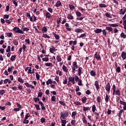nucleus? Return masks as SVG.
I'll return each instance as SVG.
<instances>
[{"label": "nucleus", "instance_id": "f257e3e1", "mask_svg": "<svg viewBox=\"0 0 126 126\" xmlns=\"http://www.w3.org/2000/svg\"><path fill=\"white\" fill-rule=\"evenodd\" d=\"M71 69H72V73L73 74H74L75 73V71H76V69H78V75L79 76H81V74L83 73V72L82 71V67H79V66L77 64V62H73V64L71 66Z\"/></svg>", "mask_w": 126, "mask_h": 126}, {"label": "nucleus", "instance_id": "f03ea898", "mask_svg": "<svg viewBox=\"0 0 126 126\" xmlns=\"http://www.w3.org/2000/svg\"><path fill=\"white\" fill-rule=\"evenodd\" d=\"M69 114H68V111L65 110L63 112H61L60 113V118L61 119H63V120H65L66 118H67L68 117Z\"/></svg>", "mask_w": 126, "mask_h": 126}, {"label": "nucleus", "instance_id": "7ed1b4c3", "mask_svg": "<svg viewBox=\"0 0 126 126\" xmlns=\"http://www.w3.org/2000/svg\"><path fill=\"white\" fill-rule=\"evenodd\" d=\"M13 31H14V33H19V34H24V32L19 28L18 27H15L13 29Z\"/></svg>", "mask_w": 126, "mask_h": 126}, {"label": "nucleus", "instance_id": "20e7f679", "mask_svg": "<svg viewBox=\"0 0 126 126\" xmlns=\"http://www.w3.org/2000/svg\"><path fill=\"white\" fill-rule=\"evenodd\" d=\"M71 83L72 84H75V81L74 79V77H68V82L67 83L68 86H70L71 85Z\"/></svg>", "mask_w": 126, "mask_h": 126}, {"label": "nucleus", "instance_id": "39448f33", "mask_svg": "<svg viewBox=\"0 0 126 126\" xmlns=\"http://www.w3.org/2000/svg\"><path fill=\"white\" fill-rule=\"evenodd\" d=\"M105 90L108 92V94L110 93V90H111V85H110V83H108L105 87Z\"/></svg>", "mask_w": 126, "mask_h": 126}, {"label": "nucleus", "instance_id": "423d86ee", "mask_svg": "<svg viewBox=\"0 0 126 126\" xmlns=\"http://www.w3.org/2000/svg\"><path fill=\"white\" fill-rule=\"evenodd\" d=\"M94 58H96L97 61H101V56L98 54V52H96L94 56Z\"/></svg>", "mask_w": 126, "mask_h": 126}, {"label": "nucleus", "instance_id": "0eeeda50", "mask_svg": "<svg viewBox=\"0 0 126 126\" xmlns=\"http://www.w3.org/2000/svg\"><path fill=\"white\" fill-rule=\"evenodd\" d=\"M57 51V49H56L55 47H54V46H51V48L49 49V52L51 53V54H54V52Z\"/></svg>", "mask_w": 126, "mask_h": 126}, {"label": "nucleus", "instance_id": "6e6552de", "mask_svg": "<svg viewBox=\"0 0 126 126\" xmlns=\"http://www.w3.org/2000/svg\"><path fill=\"white\" fill-rule=\"evenodd\" d=\"M120 104L121 105H123V109L125 111L126 110V102L123 101V100H120Z\"/></svg>", "mask_w": 126, "mask_h": 126}, {"label": "nucleus", "instance_id": "1a4fd4ad", "mask_svg": "<svg viewBox=\"0 0 126 126\" xmlns=\"http://www.w3.org/2000/svg\"><path fill=\"white\" fill-rule=\"evenodd\" d=\"M65 26L66 29V30H67V31H71V30H72V28L69 27V24L66 23Z\"/></svg>", "mask_w": 126, "mask_h": 126}, {"label": "nucleus", "instance_id": "9d476101", "mask_svg": "<svg viewBox=\"0 0 126 126\" xmlns=\"http://www.w3.org/2000/svg\"><path fill=\"white\" fill-rule=\"evenodd\" d=\"M56 73L57 75L59 74V76H63V71L60 69L56 70Z\"/></svg>", "mask_w": 126, "mask_h": 126}, {"label": "nucleus", "instance_id": "9b49d317", "mask_svg": "<svg viewBox=\"0 0 126 126\" xmlns=\"http://www.w3.org/2000/svg\"><path fill=\"white\" fill-rule=\"evenodd\" d=\"M73 45L74 46H75V45H76V44H77V40H74V41H72V40H70L69 42V45H70V46H71V45Z\"/></svg>", "mask_w": 126, "mask_h": 126}, {"label": "nucleus", "instance_id": "f8f14e48", "mask_svg": "<svg viewBox=\"0 0 126 126\" xmlns=\"http://www.w3.org/2000/svg\"><path fill=\"white\" fill-rule=\"evenodd\" d=\"M38 104H39V105H41V110H42L43 111H44V110H46V107H45L44 103H43L42 101H39Z\"/></svg>", "mask_w": 126, "mask_h": 126}, {"label": "nucleus", "instance_id": "ddd939ff", "mask_svg": "<svg viewBox=\"0 0 126 126\" xmlns=\"http://www.w3.org/2000/svg\"><path fill=\"white\" fill-rule=\"evenodd\" d=\"M55 6L56 7H60V6H63V5H62V2H61V1H57L56 3L55 4Z\"/></svg>", "mask_w": 126, "mask_h": 126}, {"label": "nucleus", "instance_id": "4468645a", "mask_svg": "<svg viewBox=\"0 0 126 126\" xmlns=\"http://www.w3.org/2000/svg\"><path fill=\"white\" fill-rule=\"evenodd\" d=\"M82 120L83 121V124H87V120H86V117H85V115H84V114L82 115Z\"/></svg>", "mask_w": 126, "mask_h": 126}, {"label": "nucleus", "instance_id": "2eb2a0df", "mask_svg": "<svg viewBox=\"0 0 126 126\" xmlns=\"http://www.w3.org/2000/svg\"><path fill=\"white\" fill-rule=\"evenodd\" d=\"M41 31L43 33H47V32H48V28H47V27L44 26L42 28Z\"/></svg>", "mask_w": 126, "mask_h": 126}, {"label": "nucleus", "instance_id": "dca6fc26", "mask_svg": "<svg viewBox=\"0 0 126 126\" xmlns=\"http://www.w3.org/2000/svg\"><path fill=\"white\" fill-rule=\"evenodd\" d=\"M62 69H63L64 72H65L66 73V72H68V69L67 68V67H66V66L65 65H63Z\"/></svg>", "mask_w": 126, "mask_h": 126}, {"label": "nucleus", "instance_id": "f3484780", "mask_svg": "<svg viewBox=\"0 0 126 126\" xmlns=\"http://www.w3.org/2000/svg\"><path fill=\"white\" fill-rule=\"evenodd\" d=\"M77 115V112L76 111H74L72 112L71 114V118L73 119V120H75V116Z\"/></svg>", "mask_w": 126, "mask_h": 126}, {"label": "nucleus", "instance_id": "a211bd4d", "mask_svg": "<svg viewBox=\"0 0 126 126\" xmlns=\"http://www.w3.org/2000/svg\"><path fill=\"white\" fill-rule=\"evenodd\" d=\"M121 57L123 59V60H126V52L123 51L121 54Z\"/></svg>", "mask_w": 126, "mask_h": 126}, {"label": "nucleus", "instance_id": "6ab92c4d", "mask_svg": "<svg viewBox=\"0 0 126 126\" xmlns=\"http://www.w3.org/2000/svg\"><path fill=\"white\" fill-rule=\"evenodd\" d=\"M67 19H70V20H73L74 19L73 16L71 15V14H68L67 16Z\"/></svg>", "mask_w": 126, "mask_h": 126}, {"label": "nucleus", "instance_id": "aec40b11", "mask_svg": "<svg viewBox=\"0 0 126 126\" xmlns=\"http://www.w3.org/2000/svg\"><path fill=\"white\" fill-rule=\"evenodd\" d=\"M3 83H4V84H6L7 83L10 84V83H11V81H10V80L9 79H5L3 80Z\"/></svg>", "mask_w": 126, "mask_h": 126}, {"label": "nucleus", "instance_id": "412c9836", "mask_svg": "<svg viewBox=\"0 0 126 126\" xmlns=\"http://www.w3.org/2000/svg\"><path fill=\"white\" fill-rule=\"evenodd\" d=\"M46 18H50L51 17V13L48 11H46L45 13Z\"/></svg>", "mask_w": 126, "mask_h": 126}, {"label": "nucleus", "instance_id": "4be33fe9", "mask_svg": "<svg viewBox=\"0 0 126 126\" xmlns=\"http://www.w3.org/2000/svg\"><path fill=\"white\" fill-rule=\"evenodd\" d=\"M94 85L96 87V90H99V89L100 87H99V83L97 81H95L94 82Z\"/></svg>", "mask_w": 126, "mask_h": 126}, {"label": "nucleus", "instance_id": "5701e85b", "mask_svg": "<svg viewBox=\"0 0 126 126\" xmlns=\"http://www.w3.org/2000/svg\"><path fill=\"white\" fill-rule=\"evenodd\" d=\"M94 32L96 33V34H99L102 32V29H97L94 31Z\"/></svg>", "mask_w": 126, "mask_h": 126}, {"label": "nucleus", "instance_id": "b1692460", "mask_svg": "<svg viewBox=\"0 0 126 126\" xmlns=\"http://www.w3.org/2000/svg\"><path fill=\"white\" fill-rule=\"evenodd\" d=\"M61 120L62 123V126H65V125L66 124V120H63L62 119H61Z\"/></svg>", "mask_w": 126, "mask_h": 126}, {"label": "nucleus", "instance_id": "393cba45", "mask_svg": "<svg viewBox=\"0 0 126 126\" xmlns=\"http://www.w3.org/2000/svg\"><path fill=\"white\" fill-rule=\"evenodd\" d=\"M83 111H84V112H86L87 111H90V108L89 107L83 106Z\"/></svg>", "mask_w": 126, "mask_h": 126}, {"label": "nucleus", "instance_id": "a878e982", "mask_svg": "<svg viewBox=\"0 0 126 126\" xmlns=\"http://www.w3.org/2000/svg\"><path fill=\"white\" fill-rule=\"evenodd\" d=\"M75 32H76V33H82V32H83V30L81 29H77L75 30Z\"/></svg>", "mask_w": 126, "mask_h": 126}, {"label": "nucleus", "instance_id": "bb28decb", "mask_svg": "<svg viewBox=\"0 0 126 126\" xmlns=\"http://www.w3.org/2000/svg\"><path fill=\"white\" fill-rule=\"evenodd\" d=\"M90 74L92 76H95V75H96V72L94 70H92L90 71Z\"/></svg>", "mask_w": 126, "mask_h": 126}, {"label": "nucleus", "instance_id": "cd10ccee", "mask_svg": "<svg viewBox=\"0 0 126 126\" xmlns=\"http://www.w3.org/2000/svg\"><path fill=\"white\" fill-rule=\"evenodd\" d=\"M22 29H23V32H24V31H26V32H27L29 31V30H30V29H29V28H28L27 27L24 28V25H22Z\"/></svg>", "mask_w": 126, "mask_h": 126}, {"label": "nucleus", "instance_id": "c85d7f7f", "mask_svg": "<svg viewBox=\"0 0 126 126\" xmlns=\"http://www.w3.org/2000/svg\"><path fill=\"white\" fill-rule=\"evenodd\" d=\"M123 112H124V109H121L119 111L118 113V117H119V119L122 118V114H123Z\"/></svg>", "mask_w": 126, "mask_h": 126}, {"label": "nucleus", "instance_id": "c756f323", "mask_svg": "<svg viewBox=\"0 0 126 126\" xmlns=\"http://www.w3.org/2000/svg\"><path fill=\"white\" fill-rule=\"evenodd\" d=\"M56 59L57 60V62H58V63H61V62H62V58H61V56H60V55L57 56Z\"/></svg>", "mask_w": 126, "mask_h": 126}, {"label": "nucleus", "instance_id": "7c9ffc66", "mask_svg": "<svg viewBox=\"0 0 126 126\" xmlns=\"http://www.w3.org/2000/svg\"><path fill=\"white\" fill-rule=\"evenodd\" d=\"M17 80L18 82H20V83H24V80H23L21 77H18Z\"/></svg>", "mask_w": 126, "mask_h": 126}, {"label": "nucleus", "instance_id": "2f4dec72", "mask_svg": "<svg viewBox=\"0 0 126 126\" xmlns=\"http://www.w3.org/2000/svg\"><path fill=\"white\" fill-rule=\"evenodd\" d=\"M115 95H117V96H121V91H120V90H117L115 92Z\"/></svg>", "mask_w": 126, "mask_h": 126}, {"label": "nucleus", "instance_id": "473e14b6", "mask_svg": "<svg viewBox=\"0 0 126 126\" xmlns=\"http://www.w3.org/2000/svg\"><path fill=\"white\" fill-rule=\"evenodd\" d=\"M109 100H110V96H109L108 94H106L105 98V101L106 103H108V102H109Z\"/></svg>", "mask_w": 126, "mask_h": 126}, {"label": "nucleus", "instance_id": "72a5a7b5", "mask_svg": "<svg viewBox=\"0 0 126 126\" xmlns=\"http://www.w3.org/2000/svg\"><path fill=\"white\" fill-rule=\"evenodd\" d=\"M87 101V98L86 96H84L82 98V102L83 103L85 104Z\"/></svg>", "mask_w": 126, "mask_h": 126}, {"label": "nucleus", "instance_id": "f704fd0d", "mask_svg": "<svg viewBox=\"0 0 126 126\" xmlns=\"http://www.w3.org/2000/svg\"><path fill=\"white\" fill-rule=\"evenodd\" d=\"M53 83V81H52V79H49L47 81H46V85H49L50 84L51 85Z\"/></svg>", "mask_w": 126, "mask_h": 126}, {"label": "nucleus", "instance_id": "c9c22d12", "mask_svg": "<svg viewBox=\"0 0 126 126\" xmlns=\"http://www.w3.org/2000/svg\"><path fill=\"white\" fill-rule=\"evenodd\" d=\"M45 65L46 66H50L51 67H53V66H54V64H53V63H45Z\"/></svg>", "mask_w": 126, "mask_h": 126}, {"label": "nucleus", "instance_id": "e433bc0d", "mask_svg": "<svg viewBox=\"0 0 126 126\" xmlns=\"http://www.w3.org/2000/svg\"><path fill=\"white\" fill-rule=\"evenodd\" d=\"M53 35L56 39V40H60V35L57 34V33H53Z\"/></svg>", "mask_w": 126, "mask_h": 126}, {"label": "nucleus", "instance_id": "4c0bfd02", "mask_svg": "<svg viewBox=\"0 0 126 126\" xmlns=\"http://www.w3.org/2000/svg\"><path fill=\"white\" fill-rule=\"evenodd\" d=\"M16 59V55H12L10 58L11 62H14Z\"/></svg>", "mask_w": 126, "mask_h": 126}, {"label": "nucleus", "instance_id": "58836bf2", "mask_svg": "<svg viewBox=\"0 0 126 126\" xmlns=\"http://www.w3.org/2000/svg\"><path fill=\"white\" fill-rule=\"evenodd\" d=\"M13 68H14V66H11V67H9L7 69L8 72H11Z\"/></svg>", "mask_w": 126, "mask_h": 126}, {"label": "nucleus", "instance_id": "ea45409f", "mask_svg": "<svg viewBox=\"0 0 126 126\" xmlns=\"http://www.w3.org/2000/svg\"><path fill=\"white\" fill-rule=\"evenodd\" d=\"M77 83L79 86H82V85H83V84H82V80H81V79H80L78 80V81L77 82Z\"/></svg>", "mask_w": 126, "mask_h": 126}, {"label": "nucleus", "instance_id": "a19ab883", "mask_svg": "<svg viewBox=\"0 0 126 126\" xmlns=\"http://www.w3.org/2000/svg\"><path fill=\"white\" fill-rule=\"evenodd\" d=\"M71 124L72 126H76V121H75V120H72L71 121Z\"/></svg>", "mask_w": 126, "mask_h": 126}, {"label": "nucleus", "instance_id": "79ce46f5", "mask_svg": "<svg viewBox=\"0 0 126 126\" xmlns=\"http://www.w3.org/2000/svg\"><path fill=\"white\" fill-rule=\"evenodd\" d=\"M109 26H111V27H118L119 26V24H110L109 25Z\"/></svg>", "mask_w": 126, "mask_h": 126}, {"label": "nucleus", "instance_id": "37998d69", "mask_svg": "<svg viewBox=\"0 0 126 126\" xmlns=\"http://www.w3.org/2000/svg\"><path fill=\"white\" fill-rule=\"evenodd\" d=\"M106 30H107V31H109V32H112V31H113V28L110 27H106Z\"/></svg>", "mask_w": 126, "mask_h": 126}, {"label": "nucleus", "instance_id": "c03bdc74", "mask_svg": "<svg viewBox=\"0 0 126 126\" xmlns=\"http://www.w3.org/2000/svg\"><path fill=\"white\" fill-rule=\"evenodd\" d=\"M13 4H15V6H18V4L17 3V0H11Z\"/></svg>", "mask_w": 126, "mask_h": 126}, {"label": "nucleus", "instance_id": "a18cd8bd", "mask_svg": "<svg viewBox=\"0 0 126 126\" xmlns=\"http://www.w3.org/2000/svg\"><path fill=\"white\" fill-rule=\"evenodd\" d=\"M95 115V119L96 120H99V118H100V114H99V113L97 112H95L94 113Z\"/></svg>", "mask_w": 126, "mask_h": 126}, {"label": "nucleus", "instance_id": "49530a36", "mask_svg": "<svg viewBox=\"0 0 126 126\" xmlns=\"http://www.w3.org/2000/svg\"><path fill=\"white\" fill-rule=\"evenodd\" d=\"M74 77V79H75V82H77L80 79V78H79V77H78V76L75 75Z\"/></svg>", "mask_w": 126, "mask_h": 126}, {"label": "nucleus", "instance_id": "de8ad7c7", "mask_svg": "<svg viewBox=\"0 0 126 126\" xmlns=\"http://www.w3.org/2000/svg\"><path fill=\"white\" fill-rule=\"evenodd\" d=\"M6 35L9 38H10V37H12V35H13V34L12 33V32H6Z\"/></svg>", "mask_w": 126, "mask_h": 126}, {"label": "nucleus", "instance_id": "09e8293b", "mask_svg": "<svg viewBox=\"0 0 126 126\" xmlns=\"http://www.w3.org/2000/svg\"><path fill=\"white\" fill-rule=\"evenodd\" d=\"M37 97L38 98H41V97H42V96H43V93L40 92V91H39L38 94H37Z\"/></svg>", "mask_w": 126, "mask_h": 126}, {"label": "nucleus", "instance_id": "8fccbe9b", "mask_svg": "<svg viewBox=\"0 0 126 126\" xmlns=\"http://www.w3.org/2000/svg\"><path fill=\"white\" fill-rule=\"evenodd\" d=\"M33 101L37 103V102H40V99L39 97H33Z\"/></svg>", "mask_w": 126, "mask_h": 126}, {"label": "nucleus", "instance_id": "3c124183", "mask_svg": "<svg viewBox=\"0 0 126 126\" xmlns=\"http://www.w3.org/2000/svg\"><path fill=\"white\" fill-rule=\"evenodd\" d=\"M51 101L52 102H57V98L55 96L53 95L52 96Z\"/></svg>", "mask_w": 126, "mask_h": 126}, {"label": "nucleus", "instance_id": "603ef678", "mask_svg": "<svg viewBox=\"0 0 126 126\" xmlns=\"http://www.w3.org/2000/svg\"><path fill=\"white\" fill-rule=\"evenodd\" d=\"M42 37L43 38H47L48 39H50V38H51V37H50V36L48 35V34H43Z\"/></svg>", "mask_w": 126, "mask_h": 126}, {"label": "nucleus", "instance_id": "864d4df0", "mask_svg": "<svg viewBox=\"0 0 126 126\" xmlns=\"http://www.w3.org/2000/svg\"><path fill=\"white\" fill-rule=\"evenodd\" d=\"M18 89L20 91H22V90H23V86H22L21 85H19L18 86Z\"/></svg>", "mask_w": 126, "mask_h": 126}, {"label": "nucleus", "instance_id": "5fc2aeb1", "mask_svg": "<svg viewBox=\"0 0 126 126\" xmlns=\"http://www.w3.org/2000/svg\"><path fill=\"white\" fill-rule=\"evenodd\" d=\"M69 7L70 10H72V11L75 8V7H74V6L73 5L70 4L69 5Z\"/></svg>", "mask_w": 126, "mask_h": 126}, {"label": "nucleus", "instance_id": "6e6d98bb", "mask_svg": "<svg viewBox=\"0 0 126 126\" xmlns=\"http://www.w3.org/2000/svg\"><path fill=\"white\" fill-rule=\"evenodd\" d=\"M121 38H123V39H126V35L124 32H122L120 34Z\"/></svg>", "mask_w": 126, "mask_h": 126}, {"label": "nucleus", "instance_id": "4d7b16f0", "mask_svg": "<svg viewBox=\"0 0 126 126\" xmlns=\"http://www.w3.org/2000/svg\"><path fill=\"white\" fill-rule=\"evenodd\" d=\"M99 7L103 8V7H107V5L105 4L100 3L99 4Z\"/></svg>", "mask_w": 126, "mask_h": 126}, {"label": "nucleus", "instance_id": "13d9d810", "mask_svg": "<svg viewBox=\"0 0 126 126\" xmlns=\"http://www.w3.org/2000/svg\"><path fill=\"white\" fill-rule=\"evenodd\" d=\"M96 100H97V103H98V104H100V102H101V101H102V99H101L100 96H98L96 97Z\"/></svg>", "mask_w": 126, "mask_h": 126}, {"label": "nucleus", "instance_id": "bf43d9fd", "mask_svg": "<svg viewBox=\"0 0 126 126\" xmlns=\"http://www.w3.org/2000/svg\"><path fill=\"white\" fill-rule=\"evenodd\" d=\"M112 90H113V95H115V92L116 90V86L115 85H113V87H112Z\"/></svg>", "mask_w": 126, "mask_h": 126}, {"label": "nucleus", "instance_id": "052dcab7", "mask_svg": "<svg viewBox=\"0 0 126 126\" xmlns=\"http://www.w3.org/2000/svg\"><path fill=\"white\" fill-rule=\"evenodd\" d=\"M76 14L77 17H80V16H81V13H80V12H79L78 11H76Z\"/></svg>", "mask_w": 126, "mask_h": 126}, {"label": "nucleus", "instance_id": "680f3d73", "mask_svg": "<svg viewBox=\"0 0 126 126\" xmlns=\"http://www.w3.org/2000/svg\"><path fill=\"white\" fill-rule=\"evenodd\" d=\"M95 111H96V106H95V105H93L92 106V112L93 113H95Z\"/></svg>", "mask_w": 126, "mask_h": 126}, {"label": "nucleus", "instance_id": "e2e57ef3", "mask_svg": "<svg viewBox=\"0 0 126 126\" xmlns=\"http://www.w3.org/2000/svg\"><path fill=\"white\" fill-rule=\"evenodd\" d=\"M34 106L35 107L36 110H37L38 111H40V110H41V109L40 108V105H39L38 104H34Z\"/></svg>", "mask_w": 126, "mask_h": 126}, {"label": "nucleus", "instance_id": "0e129e2a", "mask_svg": "<svg viewBox=\"0 0 126 126\" xmlns=\"http://www.w3.org/2000/svg\"><path fill=\"white\" fill-rule=\"evenodd\" d=\"M13 43L15 46H17V45H18V41L16 39H14Z\"/></svg>", "mask_w": 126, "mask_h": 126}, {"label": "nucleus", "instance_id": "69168bd1", "mask_svg": "<svg viewBox=\"0 0 126 126\" xmlns=\"http://www.w3.org/2000/svg\"><path fill=\"white\" fill-rule=\"evenodd\" d=\"M35 75L37 80H39V79H40V75L38 73V72H35Z\"/></svg>", "mask_w": 126, "mask_h": 126}, {"label": "nucleus", "instance_id": "338daca9", "mask_svg": "<svg viewBox=\"0 0 126 126\" xmlns=\"http://www.w3.org/2000/svg\"><path fill=\"white\" fill-rule=\"evenodd\" d=\"M84 37H86V33H82L81 34L78 38H84Z\"/></svg>", "mask_w": 126, "mask_h": 126}, {"label": "nucleus", "instance_id": "774afa93", "mask_svg": "<svg viewBox=\"0 0 126 126\" xmlns=\"http://www.w3.org/2000/svg\"><path fill=\"white\" fill-rule=\"evenodd\" d=\"M123 26H124V29H125V30H126V20H124Z\"/></svg>", "mask_w": 126, "mask_h": 126}]
</instances>
